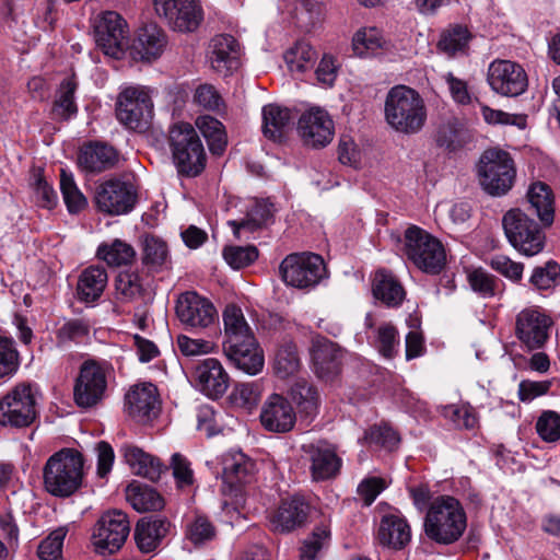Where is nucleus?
Returning <instances> with one entry per match:
<instances>
[{"label":"nucleus","instance_id":"nucleus-35","mask_svg":"<svg viewBox=\"0 0 560 560\" xmlns=\"http://www.w3.org/2000/svg\"><path fill=\"white\" fill-rule=\"evenodd\" d=\"M255 468L254 462L242 452L226 456L223 459L222 479L235 497L241 492L242 486L247 482Z\"/></svg>","mask_w":560,"mask_h":560},{"label":"nucleus","instance_id":"nucleus-4","mask_svg":"<svg viewBox=\"0 0 560 560\" xmlns=\"http://www.w3.org/2000/svg\"><path fill=\"white\" fill-rule=\"evenodd\" d=\"M168 145L179 176L194 178L205 171L207 153L200 137L190 124H174L168 130Z\"/></svg>","mask_w":560,"mask_h":560},{"label":"nucleus","instance_id":"nucleus-46","mask_svg":"<svg viewBox=\"0 0 560 560\" xmlns=\"http://www.w3.org/2000/svg\"><path fill=\"white\" fill-rule=\"evenodd\" d=\"M301 360L298 347L291 339H283L275 355L273 370L280 378H287L299 371Z\"/></svg>","mask_w":560,"mask_h":560},{"label":"nucleus","instance_id":"nucleus-32","mask_svg":"<svg viewBox=\"0 0 560 560\" xmlns=\"http://www.w3.org/2000/svg\"><path fill=\"white\" fill-rule=\"evenodd\" d=\"M372 293L375 300L389 308L399 307L406 298V291L400 281L386 269L375 272L372 280Z\"/></svg>","mask_w":560,"mask_h":560},{"label":"nucleus","instance_id":"nucleus-29","mask_svg":"<svg viewBox=\"0 0 560 560\" xmlns=\"http://www.w3.org/2000/svg\"><path fill=\"white\" fill-rule=\"evenodd\" d=\"M261 116L264 137L277 143L284 142L293 130L295 118L293 112L288 107L271 103L262 107Z\"/></svg>","mask_w":560,"mask_h":560},{"label":"nucleus","instance_id":"nucleus-38","mask_svg":"<svg viewBox=\"0 0 560 560\" xmlns=\"http://www.w3.org/2000/svg\"><path fill=\"white\" fill-rule=\"evenodd\" d=\"M107 272L102 266L85 268L78 280L77 296L81 302L93 303L103 294L107 284Z\"/></svg>","mask_w":560,"mask_h":560},{"label":"nucleus","instance_id":"nucleus-52","mask_svg":"<svg viewBox=\"0 0 560 560\" xmlns=\"http://www.w3.org/2000/svg\"><path fill=\"white\" fill-rule=\"evenodd\" d=\"M383 44V37L376 27L359 30L352 38L353 51L359 57L375 55Z\"/></svg>","mask_w":560,"mask_h":560},{"label":"nucleus","instance_id":"nucleus-34","mask_svg":"<svg viewBox=\"0 0 560 560\" xmlns=\"http://www.w3.org/2000/svg\"><path fill=\"white\" fill-rule=\"evenodd\" d=\"M410 539V526L405 518L393 514L381 518L377 540L382 546L400 550L409 544Z\"/></svg>","mask_w":560,"mask_h":560},{"label":"nucleus","instance_id":"nucleus-54","mask_svg":"<svg viewBox=\"0 0 560 560\" xmlns=\"http://www.w3.org/2000/svg\"><path fill=\"white\" fill-rule=\"evenodd\" d=\"M470 38L471 34L467 27L456 25L442 34L438 47L447 56L453 57L467 48Z\"/></svg>","mask_w":560,"mask_h":560},{"label":"nucleus","instance_id":"nucleus-27","mask_svg":"<svg viewBox=\"0 0 560 560\" xmlns=\"http://www.w3.org/2000/svg\"><path fill=\"white\" fill-rule=\"evenodd\" d=\"M171 529L166 517L149 515L141 517L135 527L133 539L142 553L155 551Z\"/></svg>","mask_w":560,"mask_h":560},{"label":"nucleus","instance_id":"nucleus-2","mask_svg":"<svg viewBox=\"0 0 560 560\" xmlns=\"http://www.w3.org/2000/svg\"><path fill=\"white\" fill-rule=\"evenodd\" d=\"M84 458L75 448L65 447L54 453L43 468L44 489L52 497L69 498L83 483Z\"/></svg>","mask_w":560,"mask_h":560},{"label":"nucleus","instance_id":"nucleus-26","mask_svg":"<svg viewBox=\"0 0 560 560\" xmlns=\"http://www.w3.org/2000/svg\"><path fill=\"white\" fill-rule=\"evenodd\" d=\"M167 44L164 31L150 23L140 27L130 45V55L135 60L151 62L163 54Z\"/></svg>","mask_w":560,"mask_h":560},{"label":"nucleus","instance_id":"nucleus-14","mask_svg":"<svg viewBox=\"0 0 560 560\" xmlns=\"http://www.w3.org/2000/svg\"><path fill=\"white\" fill-rule=\"evenodd\" d=\"M175 312L179 322L191 331L208 328L218 318L217 310L208 299L189 291L178 296Z\"/></svg>","mask_w":560,"mask_h":560},{"label":"nucleus","instance_id":"nucleus-39","mask_svg":"<svg viewBox=\"0 0 560 560\" xmlns=\"http://www.w3.org/2000/svg\"><path fill=\"white\" fill-rule=\"evenodd\" d=\"M273 205L267 200L256 201L241 220H231L228 224L232 228L236 238H241L242 232L254 233L265 228L273 217Z\"/></svg>","mask_w":560,"mask_h":560},{"label":"nucleus","instance_id":"nucleus-58","mask_svg":"<svg viewBox=\"0 0 560 560\" xmlns=\"http://www.w3.org/2000/svg\"><path fill=\"white\" fill-rule=\"evenodd\" d=\"M535 429L544 442L560 441V413L553 410H544L536 421Z\"/></svg>","mask_w":560,"mask_h":560},{"label":"nucleus","instance_id":"nucleus-3","mask_svg":"<svg viewBox=\"0 0 560 560\" xmlns=\"http://www.w3.org/2000/svg\"><path fill=\"white\" fill-rule=\"evenodd\" d=\"M423 526L428 538L440 545H451L464 534L467 516L459 500L439 495L430 503Z\"/></svg>","mask_w":560,"mask_h":560},{"label":"nucleus","instance_id":"nucleus-43","mask_svg":"<svg viewBox=\"0 0 560 560\" xmlns=\"http://www.w3.org/2000/svg\"><path fill=\"white\" fill-rule=\"evenodd\" d=\"M289 396L296 405L299 412L306 417L316 415L319 395L316 386L305 378L296 380L289 389Z\"/></svg>","mask_w":560,"mask_h":560},{"label":"nucleus","instance_id":"nucleus-5","mask_svg":"<svg viewBox=\"0 0 560 560\" xmlns=\"http://www.w3.org/2000/svg\"><path fill=\"white\" fill-rule=\"evenodd\" d=\"M477 176L481 188L488 195L504 196L512 189L515 182L514 161L504 150L488 149L479 158Z\"/></svg>","mask_w":560,"mask_h":560},{"label":"nucleus","instance_id":"nucleus-20","mask_svg":"<svg viewBox=\"0 0 560 560\" xmlns=\"http://www.w3.org/2000/svg\"><path fill=\"white\" fill-rule=\"evenodd\" d=\"M298 132L307 147L324 148L334 137V121L323 109H311L301 115Z\"/></svg>","mask_w":560,"mask_h":560},{"label":"nucleus","instance_id":"nucleus-62","mask_svg":"<svg viewBox=\"0 0 560 560\" xmlns=\"http://www.w3.org/2000/svg\"><path fill=\"white\" fill-rule=\"evenodd\" d=\"M31 186L33 188L37 206L45 209H52L57 205V192L54 190L52 186L47 183L40 172L34 173Z\"/></svg>","mask_w":560,"mask_h":560},{"label":"nucleus","instance_id":"nucleus-30","mask_svg":"<svg viewBox=\"0 0 560 560\" xmlns=\"http://www.w3.org/2000/svg\"><path fill=\"white\" fill-rule=\"evenodd\" d=\"M311 510L310 502L302 494H293L283 499L275 517L277 529L288 533L303 526Z\"/></svg>","mask_w":560,"mask_h":560},{"label":"nucleus","instance_id":"nucleus-42","mask_svg":"<svg viewBox=\"0 0 560 560\" xmlns=\"http://www.w3.org/2000/svg\"><path fill=\"white\" fill-rule=\"evenodd\" d=\"M126 498L138 512L160 511L164 506L163 497L154 488L139 481L127 486Z\"/></svg>","mask_w":560,"mask_h":560},{"label":"nucleus","instance_id":"nucleus-45","mask_svg":"<svg viewBox=\"0 0 560 560\" xmlns=\"http://www.w3.org/2000/svg\"><path fill=\"white\" fill-rule=\"evenodd\" d=\"M96 256L108 266L120 267L130 265L137 256L135 248L122 240L115 238L110 243H102Z\"/></svg>","mask_w":560,"mask_h":560},{"label":"nucleus","instance_id":"nucleus-56","mask_svg":"<svg viewBox=\"0 0 560 560\" xmlns=\"http://www.w3.org/2000/svg\"><path fill=\"white\" fill-rule=\"evenodd\" d=\"M364 439L370 445L385 448L387 451L395 450L399 442V434L388 424H374L365 431Z\"/></svg>","mask_w":560,"mask_h":560},{"label":"nucleus","instance_id":"nucleus-16","mask_svg":"<svg viewBox=\"0 0 560 560\" xmlns=\"http://www.w3.org/2000/svg\"><path fill=\"white\" fill-rule=\"evenodd\" d=\"M487 80L491 89L503 96L515 97L528 86L523 67L511 60H494L488 69Z\"/></svg>","mask_w":560,"mask_h":560},{"label":"nucleus","instance_id":"nucleus-40","mask_svg":"<svg viewBox=\"0 0 560 560\" xmlns=\"http://www.w3.org/2000/svg\"><path fill=\"white\" fill-rule=\"evenodd\" d=\"M141 261L151 272H160L171 264L168 246L161 237L147 234L141 241Z\"/></svg>","mask_w":560,"mask_h":560},{"label":"nucleus","instance_id":"nucleus-37","mask_svg":"<svg viewBox=\"0 0 560 560\" xmlns=\"http://www.w3.org/2000/svg\"><path fill=\"white\" fill-rule=\"evenodd\" d=\"M122 451L126 463L138 476L155 482L160 479L163 471H167V467L164 466L159 458L143 452L137 446L126 445L122 447Z\"/></svg>","mask_w":560,"mask_h":560},{"label":"nucleus","instance_id":"nucleus-44","mask_svg":"<svg viewBox=\"0 0 560 560\" xmlns=\"http://www.w3.org/2000/svg\"><path fill=\"white\" fill-rule=\"evenodd\" d=\"M196 126L207 140L210 152L214 155H221L228 144L223 124L212 116L201 115L197 117Z\"/></svg>","mask_w":560,"mask_h":560},{"label":"nucleus","instance_id":"nucleus-50","mask_svg":"<svg viewBox=\"0 0 560 560\" xmlns=\"http://www.w3.org/2000/svg\"><path fill=\"white\" fill-rule=\"evenodd\" d=\"M315 59L316 51L304 40L296 42V44L284 54V60L293 72H305L313 67Z\"/></svg>","mask_w":560,"mask_h":560},{"label":"nucleus","instance_id":"nucleus-23","mask_svg":"<svg viewBox=\"0 0 560 560\" xmlns=\"http://www.w3.org/2000/svg\"><path fill=\"white\" fill-rule=\"evenodd\" d=\"M228 359L241 371L256 375L265 363L264 352L254 335L223 345Z\"/></svg>","mask_w":560,"mask_h":560},{"label":"nucleus","instance_id":"nucleus-57","mask_svg":"<svg viewBox=\"0 0 560 560\" xmlns=\"http://www.w3.org/2000/svg\"><path fill=\"white\" fill-rule=\"evenodd\" d=\"M398 345V330L392 323H383L377 327L374 346L384 358H394Z\"/></svg>","mask_w":560,"mask_h":560},{"label":"nucleus","instance_id":"nucleus-9","mask_svg":"<svg viewBox=\"0 0 560 560\" xmlns=\"http://www.w3.org/2000/svg\"><path fill=\"white\" fill-rule=\"evenodd\" d=\"M94 202L98 211L109 215L127 214L138 202V191L127 176H115L95 188Z\"/></svg>","mask_w":560,"mask_h":560},{"label":"nucleus","instance_id":"nucleus-1","mask_svg":"<svg viewBox=\"0 0 560 560\" xmlns=\"http://www.w3.org/2000/svg\"><path fill=\"white\" fill-rule=\"evenodd\" d=\"M384 116L385 121L395 131L415 135L424 127L428 112L418 91L407 85H395L386 95Z\"/></svg>","mask_w":560,"mask_h":560},{"label":"nucleus","instance_id":"nucleus-33","mask_svg":"<svg viewBox=\"0 0 560 560\" xmlns=\"http://www.w3.org/2000/svg\"><path fill=\"white\" fill-rule=\"evenodd\" d=\"M126 407L132 418L144 419L155 415L158 388L152 383L133 386L125 396Z\"/></svg>","mask_w":560,"mask_h":560},{"label":"nucleus","instance_id":"nucleus-31","mask_svg":"<svg viewBox=\"0 0 560 560\" xmlns=\"http://www.w3.org/2000/svg\"><path fill=\"white\" fill-rule=\"evenodd\" d=\"M472 140L470 130L457 117H450L441 122L434 133V142L438 148L447 153L462 150Z\"/></svg>","mask_w":560,"mask_h":560},{"label":"nucleus","instance_id":"nucleus-59","mask_svg":"<svg viewBox=\"0 0 560 560\" xmlns=\"http://www.w3.org/2000/svg\"><path fill=\"white\" fill-rule=\"evenodd\" d=\"M66 535V527H59L52 530L46 538L40 541L37 548L38 558L40 560H61L62 546Z\"/></svg>","mask_w":560,"mask_h":560},{"label":"nucleus","instance_id":"nucleus-60","mask_svg":"<svg viewBox=\"0 0 560 560\" xmlns=\"http://www.w3.org/2000/svg\"><path fill=\"white\" fill-rule=\"evenodd\" d=\"M223 258L233 269H242L250 266L258 258V249L254 245L225 246Z\"/></svg>","mask_w":560,"mask_h":560},{"label":"nucleus","instance_id":"nucleus-64","mask_svg":"<svg viewBox=\"0 0 560 560\" xmlns=\"http://www.w3.org/2000/svg\"><path fill=\"white\" fill-rule=\"evenodd\" d=\"M483 119L491 125H514L520 129L526 128L527 116L523 114H509L500 109H492L487 105L481 107Z\"/></svg>","mask_w":560,"mask_h":560},{"label":"nucleus","instance_id":"nucleus-51","mask_svg":"<svg viewBox=\"0 0 560 560\" xmlns=\"http://www.w3.org/2000/svg\"><path fill=\"white\" fill-rule=\"evenodd\" d=\"M330 536V529L327 525L315 526L302 542L300 560H315L320 551L329 545Z\"/></svg>","mask_w":560,"mask_h":560},{"label":"nucleus","instance_id":"nucleus-22","mask_svg":"<svg viewBox=\"0 0 560 560\" xmlns=\"http://www.w3.org/2000/svg\"><path fill=\"white\" fill-rule=\"evenodd\" d=\"M196 387L211 399L221 398L230 385V376L214 358L199 361L192 371Z\"/></svg>","mask_w":560,"mask_h":560},{"label":"nucleus","instance_id":"nucleus-41","mask_svg":"<svg viewBox=\"0 0 560 560\" xmlns=\"http://www.w3.org/2000/svg\"><path fill=\"white\" fill-rule=\"evenodd\" d=\"M78 82L75 75L65 78L57 90L56 98L52 103L51 114L55 119L70 120L78 114L75 103V92Z\"/></svg>","mask_w":560,"mask_h":560},{"label":"nucleus","instance_id":"nucleus-6","mask_svg":"<svg viewBox=\"0 0 560 560\" xmlns=\"http://www.w3.org/2000/svg\"><path fill=\"white\" fill-rule=\"evenodd\" d=\"M504 234L520 254L532 257L542 252L546 235L542 224L536 222L532 214L520 208L506 211L502 218Z\"/></svg>","mask_w":560,"mask_h":560},{"label":"nucleus","instance_id":"nucleus-61","mask_svg":"<svg viewBox=\"0 0 560 560\" xmlns=\"http://www.w3.org/2000/svg\"><path fill=\"white\" fill-rule=\"evenodd\" d=\"M19 369V352L14 341L0 336V378L12 376Z\"/></svg>","mask_w":560,"mask_h":560},{"label":"nucleus","instance_id":"nucleus-10","mask_svg":"<svg viewBox=\"0 0 560 560\" xmlns=\"http://www.w3.org/2000/svg\"><path fill=\"white\" fill-rule=\"evenodd\" d=\"M279 272L285 284L311 289L326 277L327 270L322 256L314 253H294L281 261Z\"/></svg>","mask_w":560,"mask_h":560},{"label":"nucleus","instance_id":"nucleus-19","mask_svg":"<svg viewBox=\"0 0 560 560\" xmlns=\"http://www.w3.org/2000/svg\"><path fill=\"white\" fill-rule=\"evenodd\" d=\"M303 457L310 463V472L314 481L335 478L341 468L342 460L328 442L319 440L301 446Z\"/></svg>","mask_w":560,"mask_h":560},{"label":"nucleus","instance_id":"nucleus-55","mask_svg":"<svg viewBox=\"0 0 560 560\" xmlns=\"http://www.w3.org/2000/svg\"><path fill=\"white\" fill-rule=\"evenodd\" d=\"M560 280V265L556 260H548L542 266L533 269L529 283L536 290H550L558 285Z\"/></svg>","mask_w":560,"mask_h":560},{"label":"nucleus","instance_id":"nucleus-11","mask_svg":"<svg viewBox=\"0 0 560 560\" xmlns=\"http://www.w3.org/2000/svg\"><path fill=\"white\" fill-rule=\"evenodd\" d=\"M37 417V400L31 384H18L0 400L1 425L27 428Z\"/></svg>","mask_w":560,"mask_h":560},{"label":"nucleus","instance_id":"nucleus-18","mask_svg":"<svg viewBox=\"0 0 560 560\" xmlns=\"http://www.w3.org/2000/svg\"><path fill=\"white\" fill-rule=\"evenodd\" d=\"M310 355L318 378L330 382L341 373L345 351L327 337L317 335L312 339Z\"/></svg>","mask_w":560,"mask_h":560},{"label":"nucleus","instance_id":"nucleus-15","mask_svg":"<svg viewBox=\"0 0 560 560\" xmlns=\"http://www.w3.org/2000/svg\"><path fill=\"white\" fill-rule=\"evenodd\" d=\"M153 4L156 14L177 32H194L203 18L196 0H153Z\"/></svg>","mask_w":560,"mask_h":560},{"label":"nucleus","instance_id":"nucleus-25","mask_svg":"<svg viewBox=\"0 0 560 560\" xmlns=\"http://www.w3.org/2000/svg\"><path fill=\"white\" fill-rule=\"evenodd\" d=\"M119 160L118 151L102 141H88L79 151L78 165L89 174H100L116 166Z\"/></svg>","mask_w":560,"mask_h":560},{"label":"nucleus","instance_id":"nucleus-13","mask_svg":"<svg viewBox=\"0 0 560 560\" xmlns=\"http://www.w3.org/2000/svg\"><path fill=\"white\" fill-rule=\"evenodd\" d=\"M129 532L127 514L120 510L108 511L97 521L91 542L98 555H112L122 547Z\"/></svg>","mask_w":560,"mask_h":560},{"label":"nucleus","instance_id":"nucleus-53","mask_svg":"<svg viewBox=\"0 0 560 560\" xmlns=\"http://www.w3.org/2000/svg\"><path fill=\"white\" fill-rule=\"evenodd\" d=\"M60 190L70 213H78L86 207V198L78 188L73 175L63 168L60 172Z\"/></svg>","mask_w":560,"mask_h":560},{"label":"nucleus","instance_id":"nucleus-63","mask_svg":"<svg viewBox=\"0 0 560 560\" xmlns=\"http://www.w3.org/2000/svg\"><path fill=\"white\" fill-rule=\"evenodd\" d=\"M186 535L194 545H201L214 538L215 527L208 517L197 515L187 525Z\"/></svg>","mask_w":560,"mask_h":560},{"label":"nucleus","instance_id":"nucleus-49","mask_svg":"<svg viewBox=\"0 0 560 560\" xmlns=\"http://www.w3.org/2000/svg\"><path fill=\"white\" fill-rule=\"evenodd\" d=\"M467 282L470 289L482 299H490L500 292L502 281L483 268L467 270Z\"/></svg>","mask_w":560,"mask_h":560},{"label":"nucleus","instance_id":"nucleus-12","mask_svg":"<svg viewBox=\"0 0 560 560\" xmlns=\"http://www.w3.org/2000/svg\"><path fill=\"white\" fill-rule=\"evenodd\" d=\"M129 28L126 20L115 11L103 12L95 22L94 37L97 47L109 57L121 59L129 47Z\"/></svg>","mask_w":560,"mask_h":560},{"label":"nucleus","instance_id":"nucleus-48","mask_svg":"<svg viewBox=\"0 0 560 560\" xmlns=\"http://www.w3.org/2000/svg\"><path fill=\"white\" fill-rule=\"evenodd\" d=\"M115 288L119 299L131 302L144 296L143 278L138 270L120 271L115 279Z\"/></svg>","mask_w":560,"mask_h":560},{"label":"nucleus","instance_id":"nucleus-24","mask_svg":"<svg viewBox=\"0 0 560 560\" xmlns=\"http://www.w3.org/2000/svg\"><path fill=\"white\" fill-rule=\"evenodd\" d=\"M260 421L267 431L287 433L293 429L296 413L285 397L272 394L262 406Z\"/></svg>","mask_w":560,"mask_h":560},{"label":"nucleus","instance_id":"nucleus-36","mask_svg":"<svg viewBox=\"0 0 560 560\" xmlns=\"http://www.w3.org/2000/svg\"><path fill=\"white\" fill-rule=\"evenodd\" d=\"M526 212L536 214L544 226H550L555 220L553 195L551 188L542 182L530 185L527 191Z\"/></svg>","mask_w":560,"mask_h":560},{"label":"nucleus","instance_id":"nucleus-28","mask_svg":"<svg viewBox=\"0 0 560 560\" xmlns=\"http://www.w3.org/2000/svg\"><path fill=\"white\" fill-rule=\"evenodd\" d=\"M210 49V65L218 73L226 77L240 67V45L232 35L214 36Z\"/></svg>","mask_w":560,"mask_h":560},{"label":"nucleus","instance_id":"nucleus-47","mask_svg":"<svg viewBox=\"0 0 560 560\" xmlns=\"http://www.w3.org/2000/svg\"><path fill=\"white\" fill-rule=\"evenodd\" d=\"M223 345L241 340L247 337V335H254L245 320L242 310L234 304H230L225 307L223 312Z\"/></svg>","mask_w":560,"mask_h":560},{"label":"nucleus","instance_id":"nucleus-7","mask_svg":"<svg viewBox=\"0 0 560 560\" xmlns=\"http://www.w3.org/2000/svg\"><path fill=\"white\" fill-rule=\"evenodd\" d=\"M405 255L419 270L428 275H440L446 266L443 244L416 225L405 232Z\"/></svg>","mask_w":560,"mask_h":560},{"label":"nucleus","instance_id":"nucleus-8","mask_svg":"<svg viewBox=\"0 0 560 560\" xmlns=\"http://www.w3.org/2000/svg\"><path fill=\"white\" fill-rule=\"evenodd\" d=\"M115 112L117 120L127 129L144 132L152 122L153 102L143 88L129 86L118 94Z\"/></svg>","mask_w":560,"mask_h":560},{"label":"nucleus","instance_id":"nucleus-21","mask_svg":"<svg viewBox=\"0 0 560 560\" xmlns=\"http://www.w3.org/2000/svg\"><path fill=\"white\" fill-rule=\"evenodd\" d=\"M550 324L547 315L537 310L525 308L516 316L515 335L528 350H536L547 341Z\"/></svg>","mask_w":560,"mask_h":560},{"label":"nucleus","instance_id":"nucleus-17","mask_svg":"<svg viewBox=\"0 0 560 560\" xmlns=\"http://www.w3.org/2000/svg\"><path fill=\"white\" fill-rule=\"evenodd\" d=\"M106 387L104 370L95 361H85L75 380L74 401L81 408H91L103 399Z\"/></svg>","mask_w":560,"mask_h":560}]
</instances>
